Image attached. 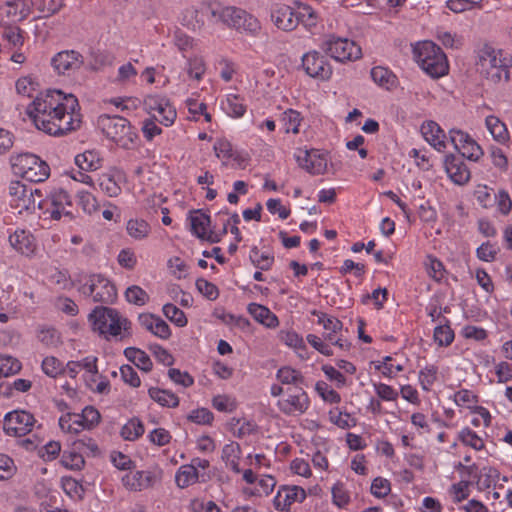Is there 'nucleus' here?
I'll use <instances>...</instances> for the list:
<instances>
[{"mask_svg":"<svg viewBox=\"0 0 512 512\" xmlns=\"http://www.w3.org/2000/svg\"><path fill=\"white\" fill-rule=\"evenodd\" d=\"M186 106L190 120L200 121L201 118H203L205 122H211L212 116L208 112L207 105L204 102H199L196 99L188 98L186 100Z\"/></svg>","mask_w":512,"mask_h":512,"instance_id":"nucleus-43","label":"nucleus"},{"mask_svg":"<svg viewBox=\"0 0 512 512\" xmlns=\"http://www.w3.org/2000/svg\"><path fill=\"white\" fill-rule=\"evenodd\" d=\"M141 326L154 336L161 339H168L171 336L169 325L160 317L152 314H142L139 316Z\"/></svg>","mask_w":512,"mask_h":512,"instance_id":"nucleus-28","label":"nucleus"},{"mask_svg":"<svg viewBox=\"0 0 512 512\" xmlns=\"http://www.w3.org/2000/svg\"><path fill=\"white\" fill-rule=\"evenodd\" d=\"M475 69L492 83L508 81L509 70L504 52L490 44H483L475 50Z\"/></svg>","mask_w":512,"mask_h":512,"instance_id":"nucleus-2","label":"nucleus"},{"mask_svg":"<svg viewBox=\"0 0 512 512\" xmlns=\"http://www.w3.org/2000/svg\"><path fill=\"white\" fill-rule=\"evenodd\" d=\"M302 67L310 77L328 80L332 75V66L318 51H310L302 56Z\"/></svg>","mask_w":512,"mask_h":512,"instance_id":"nucleus-17","label":"nucleus"},{"mask_svg":"<svg viewBox=\"0 0 512 512\" xmlns=\"http://www.w3.org/2000/svg\"><path fill=\"white\" fill-rule=\"evenodd\" d=\"M16 91L19 95L31 97L38 89V83L30 76L19 78L15 84Z\"/></svg>","mask_w":512,"mask_h":512,"instance_id":"nucleus-64","label":"nucleus"},{"mask_svg":"<svg viewBox=\"0 0 512 512\" xmlns=\"http://www.w3.org/2000/svg\"><path fill=\"white\" fill-rule=\"evenodd\" d=\"M12 172L34 183L43 182L50 176L49 165L32 153H20L10 157Z\"/></svg>","mask_w":512,"mask_h":512,"instance_id":"nucleus-6","label":"nucleus"},{"mask_svg":"<svg viewBox=\"0 0 512 512\" xmlns=\"http://www.w3.org/2000/svg\"><path fill=\"white\" fill-rule=\"evenodd\" d=\"M213 149L217 158L225 165L243 167L247 162V154L234 150L232 144L224 138L217 139Z\"/></svg>","mask_w":512,"mask_h":512,"instance_id":"nucleus-21","label":"nucleus"},{"mask_svg":"<svg viewBox=\"0 0 512 512\" xmlns=\"http://www.w3.org/2000/svg\"><path fill=\"white\" fill-rule=\"evenodd\" d=\"M303 117L294 109H287L282 113L281 123L285 133L298 134Z\"/></svg>","mask_w":512,"mask_h":512,"instance_id":"nucleus-45","label":"nucleus"},{"mask_svg":"<svg viewBox=\"0 0 512 512\" xmlns=\"http://www.w3.org/2000/svg\"><path fill=\"white\" fill-rule=\"evenodd\" d=\"M278 406L287 415H301L310 407V400L303 386L288 388L287 396L278 401Z\"/></svg>","mask_w":512,"mask_h":512,"instance_id":"nucleus-15","label":"nucleus"},{"mask_svg":"<svg viewBox=\"0 0 512 512\" xmlns=\"http://www.w3.org/2000/svg\"><path fill=\"white\" fill-rule=\"evenodd\" d=\"M320 47L337 62L355 61L362 55L361 48L354 41L333 34L326 36Z\"/></svg>","mask_w":512,"mask_h":512,"instance_id":"nucleus-10","label":"nucleus"},{"mask_svg":"<svg viewBox=\"0 0 512 512\" xmlns=\"http://www.w3.org/2000/svg\"><path fill=\"white\" fill-rule=\"evenodd\" d=\"M125 180L123 171L112 168L99 176L100 189L109 197H117L121 193V184Z\"/></svg>","mask_w":512,"mask_h":512,"instance_id":"nucleus-25","label":"nucleus"},{"mask_svg":"<svg viewBox=\"0 0 512 512\" xmlns=\"http://www.w3.org/2000/svg\"><path fill=\"white\" fill-rule=\"evenodd\" d=\"M89 321L93 330L103 335L106 339L122 337L129 328V321L117 310L108 307H96L89 314Z\"/></svg>","mask_w":512,"mask_h":512,"instance_id":"nucleus-5","label":"nucleus"},{"mask_svg":"<svg viewBox=\"0 0 512 512\" xmlns=\"http://www.w3.org/2000/svg\"><path fill=\"white\" fill-rule=\"evenodd\" d=\"M83 56L75 50H65L52 58V66L58 74H71L83 65Z\"/></svg>","mask_w":512,"mask_h":512,"instance_id":"nucleus-19","label":"nucleus"},{"mask_svg":"<svg viewBox=\"0 0 512 512\" xmlns=\"http://www.w3.org/2000/svg\"><path fill=\"white\" fill-rule=\"evenodd\" d=\"M124 355L128 361L142 371L149 372L152 369V361L145 351L135 347H127L124 350Z\"/></svg>","mask_w":512,"mask_h":512,"instance_id":"nucleus-37","label":"nucleus"},{"mask_svg":"<svg viewBox=\"0 0 512 512\" xmlns=\"http://www.w3.org/2000/svg\"><path fill=\"white\" fill-rule=\"evenodd\" d=\"M239 454L240 447L237 443L226 444L222 449V460L226 463V466L236 473L240 472L239 469Z\"/></svg>","mask_w":512,"mask_h":512,"instance_id":"nucleus-47","label":"nucleus"},{"mask_svg":"<svg viewBox=\"0 0 512 512\" xmlns=\"http://www.w3.org/2000/svg\"><path fill=\"white\" fill-rule=\"evenodd\" d=\"M315 391L321 399L329 404H338L341 401V396L325 381H317L315 384Z\"/></svg>","mask_w":512,"mask_h":512,"instance_id":"nucleus-54","label":"nucleus"},{"mask_svg":"<svg viewBox=\"0 0 512 512\" xmlns=\"http://www.w3.org/2000/svg\"><path fill=\"white\" fill-rule=\"evenodd\" d=\"M306 491L300 486H283L273 499L274 507L279 511H289L291 506L306 499Z\"/></svg>","mask_w":512,"mask_h":512,"instance_id":"nucleus-20","label":"nucleus"},{"mask_svg":"<svg viewBox=\"0 0 512 512\" xmlns=\"http://www.w3.org/2000/svg\"><path fill=\"white\" fill-rule=\"evenodd\" d=\"M122 482L130 490L141 491L154 484L155 475L150 471L129 472L122 478Z\"/></svg>","mask_w":512,"mask_h":512,"instance_id":"nucleus-29","label":"nucleus"},{"mask_svg":"<svg viewBox=\"0 0 512 512\" xmlns=\"http://www.w3.org/2000/svg\"><path fill=\"white\" fill-rule=\"evenodd\" d=\"M424 266L427 274L436 281H441L445 275L443 263L433 255H428L425 259Z\"/></svg>","mask_w":512,"mask_h":512,"instance_id":"nucleus-53","label":"nucleus"},{"mask_svg":"<svg viewBox=\"0 0 512 512\" xmlns=\"http://www.w3.org/2000/svg\"><path fill=\"white\" fill-rule=\"evenodd\" d=\"M78 203L87 214H93L98 211L99 204L97 198L90 192L80 190L77 192Z\"/></svg>","mask_w":512,"mask_h":512,"instance_id":"nucleus-59","label":"nucleus"},{"mask_svg":"<svg viewBox=\"0 0 512 512\" xmlns=\"http://www.w3.org/2000/svg\"><path fill=\"white\" fill-rule=\"evenodd\" d=\"M421 133L424 139L437 151L446 149L445 133L434 121H426L421 125Z\"/></svg>","mask_w":512,"mask_h":512,"instance_id":"nucleus-27","label":"nucleus"},{"mask_svg":"<svg viewBox=\"0 0 512 512\" xmlns=\"http://www.w3.org/2000/svg\"><path fill=\"white\" fill-rule=\"evenodd\" d=\"M329 420L331 423L341 429H348L356 426V418L348 412H342L339 409H331L328 413Z\"/></svg>","mask_w":512,"mask_h":512,"instance_id":"nucleus-50","label":"nucleus"},{"mask_svg":"<svg viewBox=\"0 0 512 512\" xmlns=\"http://www.w3.org/2000/svg\"><path fill=\"white\" fill-rule=\"evenodd\" d=\"M459 441L475 451H481L485 448L484 440L469 427L462 428L458 433Z\"/></svg>","mask_w":512,"mask_h":512,"instance_id":"nucleus-46","label":"nucleus"},{"mask_svg":"<svg viewBox=\"0 0 512 512\" xmlns=\"http://www.w3.org/2000/svg\"><path fill=\"white\" fill-rule=\"evenodd\" d=\"M27 113L38 130L52 136L75 131L82 123L77 97L56 89L39 93L27 107Z\"/></svg>","mask_w":512,"mask_h":512,"instance_id":"nucleus-1","label":"nucleus"},{"mask_svg":"<svg viewBox=\"0 0 512 512\" xmlns=\"http://www.w3.org/2000/svg\"><path fill=\"white\" fill-rule=\"evenodd\" d=\"M413 59L429 76L439 78L447 74V57L439 46L429 40L418 41L412 45Z\"/></svg>","mask_w":512,"mask_h":512,"instance_id":"nucleus-4","label":"nucleus"},{"mask_svg":"<svg viewBox=\"0 0 512 512\" xmlns=\"http://www.w3.org/2000/svg\"><path fill=\"white\" fill-rule=\"evenodd\" d=\"M281 338L285 345L292 348L301 359H308L307 347L301 335L295 331H286L282 332Z\"/></svg>","mask_w":512,"mask_h":512,"instance_id":"nucleus-39","label":"nucleus"},{"mask_svg":"<svg viewBox=\"0 0 512 512\" xmlns=\"http://www.w3.org/2000/svg\"><path fill=\"white\" fill-rule=\"evenodd\" d=\"M211 13L213 17H218L220 21L229 27H233L237 30L252 32V17L248 16L247 13L234 6H226L221 10L212 9Z\"/></svg>","mask_w":512,"mask_h":512,"instance_id":"nucleus-16","label":"nucleus"},{"mask_svg":"<svg viewBox=\"0 0 512 512\" xmlns=\"http://www.w3.org/2000/svg\"><path fill=\"white\" fill-rule=\"evenodd\" d=\"M127 234L134 240H143L148 237L151 232L149 223L140 218H132L126 224Z\"/></svg>","mask_w":512,"mask_h":512,"instance_id":"nucleus-41","label":"nucleus"},{"mask_svg":"<svg viewBox=\"0 0 512 512\" xmlns=\"http://www.w3.org/2000/svg\"><path fill=\"white\" fill-rule=\"evenodd\" d=\"M451 399L459 408L468 409L472 414L482 415L484 418H488L487 409L478 405L479 397L473 391L460 389L453 394Z\"/></svg>","mask_w":512,"mask_h":512,"instance_id":"nucleus-23","label":"nucleus"},{"mask_svg":"<svg viewBox=\"0 0 512 512\" xmlns=\"http://www.w3.org/2000/svg\"><path fill=\"white\" fill-rule=\"evenodd\" d=\"M28 5L34 19L49 17L62 7L61 2H28Z\"/></svg>","mask_w":512,"mask_h":512,"instance_id":"nucleus-44","label":"nucleus"},{"mask_svg":"<svg viewBox=\"0 0 512 512\" xmlns=\"http://www.w3.org/2000/svg\"><path fill=\"white\" fill-rule=\"evenodd\" d=\"M169 272L177 279H185L190 272L189 265L180 257H171L167 262Z\"/></svg>","mask_w":512,"mask_h":512,"instance_id":"nucleus-57","label":"nucleus"},{"mask_svg":"<svg viewBox=\"0 0 512 512\" xmlns=\"http://www.w3.org/2000/svg\"><path fill=\"white\" fill-rule=\"evenodd\" d=\"M76 166L86 172L98 170L102 166V159L99 152L95 150H86L75 156Z\"/></svg>","mask_w":512,"mask_h":512,"instance_id":"nucleus-31","label":"nucleus"},{"mask_svg":"<svg viewBox=\"0 0 512 512\" xmlns=\"http://www.w3.org/2000/svg\"><path fill=\"white\" fill-rule=\"evenodd\" d=\"M331 493L333 504L339 508L345 507L350 502V494L341 482L333 485Z\"/></svg>","mask_w":512,"mask_h":512,"instance_id":"nucleus-62","label":"nucleus"},{"mask_svg":"<svg viewBox=\"0 0 512 512\" xmlns=\"http://www.w3.org/2000/svg\"><path fill=\"white\" fill-rule=\"evenodd\" d=\"M274 24L284 31L295 29L299 23H302L308 30L316 27L319 16L317 12L308 4L303 2H294V6L285 4L278 5L272 12Z\"/></svg>","mask_w":512,"mask_h":512,"instance_id":"nucleus-3","label":"nucleus"},{"mask_svg":"<svg viewBox=\"0 0 512 512\" xmlns=\"http://www.w3.org/2000/svg\"><path fill=\"white\" fill-rule=\"evenodd\" d=\"M42 201L43 205L39 210H42L50 219L58 221L63 217L73 218L72 197L65 189L61 187L51 189Z\"/></svg>","mask_w":512,"mask_h":512,"instance_id":"nucleus-11","label":"nucleus"},{"mask_svg":"<svg viewBox=\"0 0 512 512\" xmlns=\"http://www.w3.org/2000/svg\"><path fill=\"white\" fill-rule=\"evenodd\" d=\"M59 427L64 433L76 435L84 430L79 413L67 412L59 418Z\"/></svg>","mask_w":512,"mask_h":512,"instance_id":"nucleus-42","label":"nucleus"},{"mask_svg":"<svg viewBox=\"0 0 512 512\" xmlns=\"http://www.w3.org/2000/svg\"><path fill=\"white\" fill-rule=\"evenodd\" d=\"M371 78L376 84L385 89H391L396 83L395 75L389 69L382 66L372 68Z\"/></svg>","mask_w":512,"mask_h":512,"instance_id":"nucleus-49","label":"nucleus"},{"mask_svg":"<svg viewBox=\"0 0 512 512\" xmlns=\"http://www.w3.org/2000/svg\"><path fill=\"white\" fill-rule=\"evenodd\" d=\"M143 105L147 113L165 127L172 126L177 117V111L168 97L161 94L145 96Z\"/></svg>","mask_w":512,"mask_h":512,"instance_id":"nucleus-12","label":"nucleus"},{"mask_svg":"<svg viewBox=\"0 0 512 512\" xmlns=\"http://www.w3.org/2000/svg\"><path fill=\"white\" fill-rule=\"evenodd\" d=\"M374 368L385 378L394 379L404 370V365L392 356H385L373 362Z\"/></svg>","mask_w":512,"mask_h":512,"instance_id":"nucleus-32","label":"nucleus"},{"mask_svg":"<svg viewBox=\"0 0 512 512\" xmlns=\"http://www.w3.org/2000/svg\"><path fill=\"white\" fill-rule=\"evenodd\" d=\"M148 394L152 400L163 407L175 408L179 405V398L169 390L151 387Z\"/></svg>","mask_w":512,"mask_h":512,"instance_id":"nucleus-40","label":"nucleus"},{"mask_svg":"<svg viewBox=\"0 0 512 512\" xmlns=\"http://www.w3.org/2000/svg\"><path fill=\"white\" fill-rule=\"evenodd\" d=\"M42 371L45 375L51 378H56L64 372L62 362L54 356H47L42 360Z\"/></svg>","mask_w":512,"mask_h":512,"instance_id":"nucleus-60","label":"nucleus"},{"mask_svg":"<svg viewBox=\"0 0 512 512\" xmlns=\"http://www.w3.org/2000/svg\"><path fill=\"white\" fill-rule=\"evenodd\" d=\"M191 232L200 239L207 240L210 242H216L217 237L214 236L211 230V221L210 217L197 210L190 212L187 218Z\"/></svg>","mask_w":512,"mask_h":512,"instance_id":"nucleus-22","label":"nucleus"},{"mask_svg":"<svg viewBox=\"0 0 512 512\" xmlns=\"http://www.w3.org/2000/svg\"><path fill=\"white\" fill-rule=\"evenodd\" d=\"M205 473L198 472L195 470L193 465L186 464L182 465L175 476V481L180 488L188 487L196 483L199 479L204 480Z\"/></svg>","mask_w":512,"mask_h":512,"instance_id":"nucleus-34","label":"nucleus"},{"mask_svg":"<svg viewBox=\"0 0 512 512\" xmlns=\"http://www.w3.org/2000/svg\"><path fill=\"white\" fill-rule=\"evenodd\" d=\"M318 324L323 326V339L325 341L339 347L341 350L349 348L348 342L342 338L343 324L338 318L325 313H319Z\"/></svg>","mask_w":512,"mask_h":512,"instance_id":"nucleus-18","label":"nucleus"},{"mask_svg":"<svg viewBox=\"0 0 512 512\" xmlns=\"http://www.w3.org/2000/svg\"><path fill=\"white\" fill-rule=\"evenodd\" d=\"M438 368L434 365H426L418 374V381L424 391H430L437 381Z\"/></svg>","mask_w":512,"mask_h":512,"instance_id":"nucleus-51","label":"nucleus"},{"mask_svg":"<svg viewBox=\"0 0 512 512\" xmlns=\"http://www.w3.org/2000/svg\"><path fill=\"white\" fill-rule=\"evenodd\" d=\"M373 388L380 400L394 402L398 399V391L388 384L375 382L373 383Z\"/></svg>","mask_w":512,"mask_h":512,"instance_id":"nucleus-63","label":"nucleus"},{"mask_svg":"<svg viewBox=\"0 0 512 512\" xmlns=\"http://www.w3.org/2000/svg\"><path fill=\"white\" fill-rule=\"evenodd\" d=\"M35 422L31 413L16 410L5 415L3 429L9 436L21 437L32 431Z\"/></svg>","mask_w":512,"mask_h":512,"instance_id":"nucleus-14","label":"nucleus"},{"mask_svg":"<svg viewBox=\"0 0 512 512\" xmlns=\"http://www.w3.org/2000/svg\"><path fill=\"white\" fill-rule=\"evenodd\" d=\"M1 38L4 41L2 50L5 49L10 52L12 50L21 49L24 45L23 32L18 27H5L1 32Z\"/></svg>","mask_w":512,"mask_h":512,"instance_id":"nucleus-33","label":"nucleus"},{"mask_svg":"<svg viewBox=\"0 0 512 512\" xmlns=\"http://www.w3.org/2000/svg\"><path fill=\"white\" fill-rule=\"evenodd\" d=\"M448 494L455 504L467 500L470 495L469 483L467 481L453 483L448 489Z\"/></svg>","mask_w":512,"mask_h":512,"instance_id":"nucleus-56","label":"nucleus"},{"mask_svg":"<svg viewBox=\"0 0 512 512\" xmlns=\"http://www.w3.org/2000/svg\"><path fill=\"white\" fill-rule=\"evenodd\" d=\"M8 193L10 196V205L19 209V213L23 211L33 213L37 209L42 208L43 201L41 191L27 186L19 180L10 182Z\"/></svg>","mask_w":512,"mask_h":512,"instance_id":"nucleus-8","label":"nucleus"},{"mask_svg":"<svg viewBox=\"0 0 512 512\" xmlns=\"http://www.w3.org/2000/svg\"><path fill=\"white\" fill-rule=\"evenodd\" d=\"M221 109L230 117L240 118L246 111L243 100L236 94H227L221 101Z\"/></svg>","mask_w":512,"mask_h":512,"instance_id":"nucleus-36","label":"nucleus"},{"mask_svg":"<svg viewBox=\"0 0 512 512\" xmlns=\"http://www.w3.org/2000/svg\"><path fill=\"white\" fill-rule=\"evenodd\" d=\"M144 425L138 418H132L123 425L120 435L126 441H135L144 434Z\"/></svg>","mask_w":512,"mask_h":512,"instance_id":"nucleus-48","label":"nucleus"},{"mask_svg":"<svg viewBox=\"0 0 512 512\" xmlns=\"http://www.w3.org/2000/svg\"><path fill=\"white\" fill-rule=\"evenodd\" d=\"M21 363L18 359L0 354V378L17 374L21 370Z\"/></svg>","mask_w":512,"mask_h":512,"instance_id":"nucleus-52","label":"nucleus"},{"mask_svg":"<svg viewBox=\"0 0 512 512\" xmlns=\"http://www.w3.org/2000/svg\"><path fill=\"white\" fill-rule=\"evenodd\" d=\"M79 291L85 297H90L94 302L110 303L116 297L114 285L101 274L85 276L80 280Z\"/></svg>","mask_w":512,"mask_h":512,"instance_id":"nucleus-9","label":"nucleus"},{"mask_svg":"<svg viewBox=\"0 0 512 512\" xmlns=\"http://www.w3.org/2000/svg\"><path fill=\"white\" fill-rule=\"evenodd\" d=\"M0 10L6 13L11 21H21L31 15L28 2H3Z\"/></svg>","mask_w":512,"mask_h":512,"instance_id":"nucleus-35","label":"nucleus"},{"mask_svg":"<svg viewBox=\"0 0 512 512\" xmlns=\"http://www.w3.org/2000/svg\"><path fill=\"white\" fill-rule=\"evenodd\" d=\"M9 243L17 252L27 257L32 256L36 249L32 234L22 229L9 235Z\"/></svg>","mask_w":512,"mask_h":512,"instance_id":"nucleus-26","label":"nucleus"},{"mask_svg":"<svg viewBox=\"0 0 512 512\" xmlns=\"http://www.w3.org/2000/svg\"><path fill=\"white\" fill-rule=\"evenodd\" d=\"M278 381L284 385H292V388L304 386L305 378L299 370L290 366L281 367L276 374Z\"/></svg>","mask_w":512,"mask_h":512,"instance_id":"nucleus-38","label":"nucleus"},{"mask_svg":"<svg viewBox=\"0 0 512 512\" xmlns=\"http://www.w3.org/2000/svg\"><path fill=\"white\" fill-rule=\"evenodd\" d=\"M98 126L108 139L125 149L131 148L137 138L130 122L124 117L102 115L98 119Z\"/></svg>","mask_w":512,"mask_h":512,"instance_id":"nucleus-7","label":"nucleus"},{"mask_svg":"<svg viewBox=\"0 0 512 512\" xmlns=\"http://www.w3.org/2000/svg\"><path fill=\"white\" fill-rule=\"evenodd\" d=\"M445 171L450 180L457 185H464L470 180V170L464 161L454 155H447L444 161Z\"/></svg>","mask_w":512,"mask_h":512,"instance_id":"nucleus-24","label":"nucleus"},{"mask_svg":"<svg viewBox=\"0 0 512 512\" xmlns=\"http://www.w3.org/2000/svg\"><path fill=\"white\" fill-rule=\"evenodd\" d=\"M485 126L492 136L493 140L501 145H505L510 140V134L506 124L495 115H489L485 118Z\"/></svg>","mask_w":512,"mask_h":512,"instance_id":"nucleus-30","label":"nucleus"},{"mask_svg":"<svg viewBox=\"0 0 512 512\" xmlns=\"http://www.w3.org/2000/svg\"><path fill=\"white\" fill-rule=\"evenodd\" d=\"M206 71L205 62L202 57L194 56L187 60V73L197 81H200Z\"/></svg>","mask_w":512,"mask_h":512,"instance_id":"nucleus-61","label":"nucleus"},{"mask_svg":"<svg viewBox=\"0 0 512 512\" xmlns=\"http://www.w3.org/2000/svg\"><path fill=\"white\" fill-rule=\"evenodd\" d=\"M434 341L441 347L449 346L454 340V331L448 324H439L434 328Z\"/></svg>","mask_w":512,"mask_h":512,"instance_id":"nucleus-55","label":"nucleus"},{"mask_svg":"<svg viewBox=\"0 0 512 512\" xmlns=\"http://www.w3.org/2000/svg\"><path fill=\"white\" fill-rule=\"evenodd\" d=\"M162 311L165 317L169 319L172 323H174L176 326L184 327L187 325V318L185 313L174 304H165L162 308Z\"/></svg>","mask_w":512,"mask_h":512,"instance_id":"nucleus-58","label":"nucleus"},{"mask_svg":"<svg viewBox=\"0 0 512 512\" xmlns=\"http://www.w3.org/2000/svg\"><path fill=\"white\" fill-rule=\"evenodd\" d=\"M298 165L312 175H323L326 173L330 161L327 152L310 149H299L295 153Z\"/></svg>","mask_w":512,"mask_h":512,"instance_id":"nucleus-13","label":"nucleus"}]
</instances>
